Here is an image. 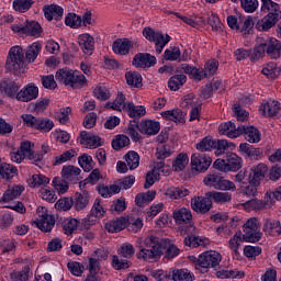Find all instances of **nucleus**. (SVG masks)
I'll return each instance as SVG.
<instances>
[{
    "label": "nucleus",
    "instance_id": "nucleus-35",
    "mask_svg": "<svg viewBox=\"0 0 281 281\" xmlns=\"http://www.w3.org/2000/svg\"><path fill=\"white\" fill-rule=\"evenodd\" d=\"M267 55V46L265 44V37H258L257 45L254 47L252 53H250L251 63H256L260 58H265Z\"/></svg>",
    "mask_w": 281,
    "mask_h": 281
},
{
    "label": "nucleus",
    "instance_id": "nucleus-41",
    "mask_svg": "<svg viewBox=\"0 0 281 281\" xmlns=\"http://www.w3.org/2000/svg\"><path fill=\"white\" fill-rule=\"evenodd\" d=\"M161 117H164V120H168L169 122L181 124V122H183V111H181V109L167 110L161 112Z\"/></svg>",
    "mask_w": 281,
    "mask_h": 281
},
{
    "label": "nucleus",
    "instance_id": "nucleus-30",
    "mask_svg": "<svg viewBox=\"0 0 281 281\" xmlns=\"http://www.w3.org/2000/svg\"><path fill=\"white\" fill-rule=\"evenodd\" d=\"M0 89L1 91H4L5 95L8 98H15L19 95V90L21 89V85L16 81L12 80H4L0 82Z\"/></svg>",
    "mask_w": 281,
    "mask_h": 281
},
{
    "label": "nucleus",
    "instance_id": "nucleus-39",
    "mask_svg": "<svg viewBox=\"0 0 281 281\" xmlns=\"http://www.w3.org/2000/svg\"><path fill=\"white\" fill-rule=\"evenodd\" d=\"M183 69L184 74H189V76H191V78L198 82H201V80H205V78H207V72L204 68H196L188 65Z\"/></svg>",
    "mask_w": 281,
    "mask_h": 281
},
{
    "label": "nucleus",
    "instance_id": "nucleus-34",
    "mask_svg": "<svg viewBox=\"0 0 281 281\" xmlns=\"http://www.w3.org/2000/svg\"><path fill=\"white\" fill-rule=\"evenodd\" d=\"M131 47L132 44L131 41H128V38L116 40L112 44V49L114 54H117L119 56H127V54H130L131 52Z\"/></svg>",
    "mask_w": 281,
    "mask_h": 281
},
{
    "label": "nucleus",
    "instance_id": "nucleus-6",
    "mask_svg": "<svg viewBox=\"0 0 281 281\" xmlns=\"http://www.w3.org/2000/svg\"><path fill=\"white\" fill-rule=\"evenodd\" d=\"M213 168L220 172H238L243 168V158L235 153H229L223 159H216L213 162Z\"/></svg>",
    "mask_w": 281,
    "mask_h": 281
},
{
    "label": "nucleus",
    "instance_id": "nucleus-55",
    "mask_svg": "<svg viewBox=\"0 0 281 281\" xmlns=\"http://www.w3.org/2000/svg\"><path fill=\"white\" fill-rule=\"evenodd\" d=\"M125 80L128 87L139 89L142 87V75L137 71H128L125 74Z\"/></svg>",
    "mask_w": 281,
    "mask_h": 281
},
{
    "label": "nucleus",
    "instance_id": "nucleus-8",
    "mask_svg": "<svg viewBox=\"0 0 281 281\" xmlns=\"http://www.w3.org/2000/svg\"><path fill=\"white\" fill-rule=\"evenodd\" d=\"M22 120L29 128L40 131V133H49L54 128V121L48 117H35L32 114H23Z\"/></svg>",
    "mask_w": 281,
    "mask_h": 281
},
{
    "label": "nucleus",
    "instance_id": "nucleus-29",
    "mask_svg": "<svg viewBox=\"0 0 281 281\" xmlns=\"http://www.w3.org/2000/svg\"><path fill=\"white\" fill-rule=\"evenodd\" d=\"M254 26H256V22H254V18L251 15L239 16V26L237 32H240L243 36L247 37L249 34L254 32Z\"/></svg>",
    "mask_w": 281,
    "mask_h": 281
},
{
    "label": "nucleus",
    "instance_id": "nucleus-38",
    "mask_svg": "<svg viewBox=\"0 0 281 281\" xmlns=\"http://www.w3.org/2000/svg\"><path fill=\"white\" fill-rule=\"evenodd\" d=\"M261 74L270 80H276V78L280 77V68H278V64L276 61H270L263 65Z\"/></svg>",
    "mask_w": 281,
    "mask_h": 281
},
{
    "label": "nucleus",
    "instance_id": "nucleus-3",
    "mask_svg": "<svg viewBox=\"0 0 281 281\" xmlns=\"http://www.w3.org/2000/svg\"><path fill=\"white\" fill-rule=\"evenodd\" d=\"M55 78L58 82H61L65 87H71V89H82L87 83V77L82 72L69 68L58 69Z\"/></svg>",
    "mask_w": 281,
    "mask_h": 281
},
{
    "label": "nucleus",
    "instance_id": "nucleus-26",
    "mask_svg": "<svg viewBox=\"0 0 281 281\" xmlns=\"http://www.w3.org/2000/svg\"><path fill=\"white\" fill-rule=\"evenodd\" d=\"M79 47H81L83 54L91 56L95 49V40L89 33L79 35L78 37Z\"/></svg>",
    "mask_w": 281,
    "mask_h": 281
},
{
    "label": "nucleus",
    "instance_id": "nucleus-43",
    "mask_svg": "<svg viewBox=\"0 0 281 281\" xmlns=\"http://www.w3.org/2000/svg\"><path fill=\"white\" fill-rule=\"evenodd\" d=\"M41 49H43V45H41L40 43H33L30 46H27L25 52V60L29 63H34V60L38 58Z\"/></svg>",
    "mask_w": 281,
    "mask_h": 281
},
{
    "label": "nucleus",
    "instance_id": "nucleus-21",
    "mask_svg": "<svg viewBox=\"0 0 281 281\" xmlns=\"http://www.w3.org/2000/svg\"><path fill=\"white\" fill-rule=\"evenodd\" d=\"M176 225H192V211L187 207L176 209L172 212Z\"/></svg>",
    "mask_w": 281,
    "mask_h": 281
},
{
    "label": "nucleus",
    "instance_id": "nucleus-17",
    "mask_svg": "<svg viewBox=\"0 0 281 281\" xmlns=\"http://www.w3.org/2000/svg\"><path fill=\"white\" fill-rule=\"evenodd\" d=\"M266 54L271 60H278L281 56V43L276 37H263Z\"/></svg>",
    "mask_w": 281,
    "mask_h": 281
},
{
    "label": "nucleus",
    "instance_id": "nucleus-7",
    "mask_svg": "<svg viewBox=\"0 0 281 281\" xmlns=\"http://www.w3.org/2000/svg\"><path fill=\"white\" fill-rule=\"evenodd\" d=\"M119 256L121 258H126V259H120L117 255H114L112 257V267L116 269V271H120L122 269H128L131 267V258L135 256V247L132 244L124 243L117 250Z\"/></svg>",
    "mask_w": 281,
    "mask_h": 281
},
{
    "label": "nucleus",
    "instance_id": "nucleus-53",
    "mask_svg": "<svg viewBox=\"0 0 281 281\" xmlns=\"http://www.w3.org/2000/svg\"><path fill=\"white\" fill-rule=\"evenodd\" d=\"M215 203H229L232 201V193L229 192H218L211 191L206 193Z\"/></svg>",
    "mask_w": 281,
    "mask_h": 281
},
{
    "label": "nucleus",
    "instance_id": "nucleus-37",
    "mask_svg": "<svg viewBox=\"0 0 281 281\" xmlns=\"http://www.w3.org/2000/svg\"><path fill=\"white\" fill-rule=\"evenodd\" d=\"M16 175H19V169H16V167L8 162L0 164L1 179H4L5 181H10V179H14Z\"/></svg>",
    "mask_w": 281,
    "mask_h": 281
},
{
    "label": "nucleus",
    "instance_id": "nucleus-31",
    "mask_svg": "<svg viewBox=\"0 0 281 281\" xmlns=\"http://www.w3.org/2000/svg\"><path fill=\"white\" fill-rule=\"evenodd\" d=\"M79 137L81 139V144H87L89 148H99V146H102V138L87 131L80 132Z\"/></svg>",
    "mask_w": 281,
    "mask_h": 281
},
{
    "label": "nucleus",
    "instance_id": "nucleus-62",
    "mask_svg": "<svg viewBox=\"0 0 281 281\" xmlns=\"http://www.w3.org/2000/svg\"><path fill=\"white\" fill-rule=\"evenodd\" d=\"M216 277L220 280H227L229 278H245V272H238L237 270H218Z\"/></svg>",
    "mask_w": 281,
    "mask_h": 281
},
{
    "label": "nucleus",
    "instance_id": "nucleus-49",
    "mask_svg": "<svg viewBox=\"0 0 281 281\" xmlns=\"http://www.w3.org/2000/svg\"><path fill=\"white\" fill-rule=\"evenodd\" d=\"M239 153L250 159H256V157L260 156V149L255 148L254 145H249L248 143H241L239 145Z\"/></svg>",
    "mask_w": 281,
    "mask_h": 281
},
{
    "label": "nucleus",
    "instance_id": "nucleus-5",
    "mask_svg": "<svg viewBox=\"0 0 281 281\" xmlns=\"http://www.w3.org/2000/svg\"><path fill=\"white\" fill-rule=\"evenodd\" d=\"M25 67V52L21 46H13L9 50V57L7 58L5 69L13 71L15 76H19Z\"/></svg>",
    "mask_w": 281,
    "mask_h": 281
},
{
    "label": "nucleus",
    "instance_id": "nucleus-11",
    "mask_svg": "<svg viewBox=\"0 0 281 281\" xmlns=\"http://www.w3.org/2000/svg\"><path fill=\"white\" fill-rule=\"evenodd\" d=\"M181 234L188 235L183 240L186 247H205V243L207 239H203L202 237L196 236V226L192 224L183 226Z\"/></svg>",
    "mask_w": 281,
    "mask_h": 281
},
{
    "label": "nucleus",
    "instance_id": "nucleus-46",
    "mask_svg": "<svg viewBox=\"0 0 281 281\" xmlns=\"http://www.w3.org/2000/svg\"><path fill=\"white\" fill-rule=\"evenodd\" d=\"M106 109H112V111H126L128 104H126V97L123 93H120L114 102H108L105 104Z\"/></svg>",
    "mask_w": 281,
    "mask_h": 281
},
{
    "label": "nucleus",
    "instance_id": "nucleus-27",
    "mask_svg": "<svg viewBox=\"0 0 281 281\" xmlns=\"http://www.w3.org/2000/svg\"><path fill=\"white\" fill-rule=\"evenodd\" d=\"M244 207L248 212H262V210H269V207H271V200L265 199L262 201L252 199L244 203Z\"/></svg>",
    "mask_w": 281,
    "mask_h": 281
},
{
    "label": "nucleus",
    "instance_id": "nucleus-9",
    "mask_svg": "<svg viewBox=\"0 0 281 281\" xmlns=\"http://www.w3.org/2000/svg\"><path fill=\"white\" fill-rule=\"evenodd\" d=\"M143 36L149 41V43L155 44V50L158 55L161 54L164 47L170 43V35L166 34L165 36L164 33L155 32L151 27H145L143 30Z\"/></svg>",
    "mask_w": 281,
    "mask_h": 281
},
{
    "label": "nucleus",
    "instance_id": "nucleus-61",
    "mask_svg": "<svg viewBox=\"0 0 281 281\" xmlns=\"http://www.w3.org/2000/svg\"><path fill=\"white\" fill-rule=\"evenodd\" d=\"M131 145V138L126 135H117L115 139L112 140V148L114 150H122V148H126V146Z\"/></svg>",
    "mask_w": 281,
    "mask_h": 281
},
{
    "label": "nucleus",
    "instance_id": "nucleus-59",
    "mask_svg": "<svg viewBox=\"0 0 281 281\" xmlns=\"http://www.w3.org/2000/svg\"><path fill=\"white\" fill-rule=\"evenodd\" d=\"M124 159L126 161V165L128 166L130 170H135L139 168V154L136 151H128Z\"/></svg>",
    "mask_w": 281,
    "mask_h": 281
},
{
    "label": "nucleus",
    "instance_id": "nucleus-28",
    "mask_svg": "<svg viewBox=\"0 0 281 281\" xmlns=\"http://www.w3.org/2000/svg\"><path fill=\"white\" fill-rule=\"evenodd\" d=\"M221 85H223V81L218 79H213L207 82L205 86L200 88V98L203 100H210V98L214 95V91H218V89H221Z\"/></svg>",
    "mask_w": 281,
    "mask_h": 281
},
{
    "label": "nucleus",
    "instance_id": "nucleus-33",
    "mask_svg": "<svg viewBox=\"0 0 281 281\" xmlns=\"http://www.w3.org/2000/svg\"><path fill=\"white\" fill-rule=\"evenodd\" d=\"M241 135H244L246 142H249V144H258L260 142V131L256 128L255 126H245L240 125Z\"/></svg>",
    "mask_w": 281,
    "mask_h": 281
},
{
    "label": "nucleus",
    "instance_id": "nucleus-22",
    "mask_svg": "<svg viewBox=\"0 0 281 281\" xmlns=\"http://www.w3.org/2000/svg\"><path fill=\"white\" fill-rule=\"evenodd\" d=\"M259 111L265 117H276L281 111L280 102L276 100L262 101Z\"/></svg>",
    "mask_w": 281,
    "mask_h": 281
},
{
    "label": "nucleus",
    "instance_id": "nucleus-19",
    "mask_svg": "<svg viewBox=\"0 0 281 281\" xmlns=\"http://www.w3.org/2000/svg\"><path fill=\"white\" fill-rule=\"evenodd\" d=\"M36 98H38V87L34 83L26 85L16 95L18 102H32Z\"/></svg>",
    "mask_w": 281,
    "mask_h": 281
},
{
    "label": "nucleus",
    "instance_id": "nucleus-13",
    "mask_svg": "<svg viewBox=\"0 0 281 281\" xmlns=\"http://www.w3.org/2000/svg\"><path fill=\"white\" fill-rule=\"evenodd\" d=\"M211 166L212 157L200 153L191 155V168L195 172H207Z\"/></svg>",
    "mask_w": 281,
    "mask_h": 281
},
{
    "label": "nucleus",
    "instance_id": "nucleus-32",
    "mask_svg": "<svg viewBox=\"0 0 281 281\" xmlns=\"http://www.w3.org/2000/svg\"><path fill=\"white\" fill-rule=\"evenodd\" d=\"M126 225H128V220L126 217H119L116 220H111L105 223V229L110 234H117V232H122V229H126Z\"/></svg>",
    "mask_w": 281,
    "mask_h": 281
},
{
    "label": "nucleus",
    "instance_id": "nucleus-60",
    "mask_svg": "<svg viewBox=\"0 0 281 281\" xmlns=\"http://www.w3.org/2000/svg\"><path fill=\"white\" fill-rule=\"evenodd\" d=\"M78 164L80 168L85 170V172H91V169L93 168V166H95V164L93 162V157L87 154H83L78 158Z\"/></svg>",
    "mask_w": 281,
    "mask_h": 281
},
{
    "label": "nucleus",
    "instance_id": "nucleus-2",
    "mask_svg": "<svg viewBox=\"0 0 281 281\" xmlns=\"http://www.w3.org/2000/svg\"><path fill=\"white\" fill-rule=\"evenodd\" d=\"M166 248L159 240V237L150 235L145 238L136 257L138 260H145V262H158V260H161V256H164Z\"/></svg>",
    "mask_w": 281,
    "mask_h": 281
},
{
    "label": "nucleus",
    "instance_id": "nucleus-23",
    "mask_svg": "<svg viewBox=\"0 0 281 281\" xmlns=\"http://www.w3.org/2000/svg\"><path fill=\"white\" fill-rule=\"evenodd\" d=\"M24 191L25 187L21 184L9 186L0 198V203H10V201H14V199H19Z\"/></svg>",
    "mask_w": 281,
    "mask_h": 281
},
{
    "label": "nucleus",
    "instance_id": "nucleus-48",
    "mask_svg": "<svg viewBox=\"0 0 281 281\" xmlns=\"http://www.w3.org/2000/svg\"><path fill=\"white\" fill-rule=\"evenodd\" d=\"M215 139L212 136H206L195 145L196 150L200 153H210L214 150Z\"/></svg>",
    "mask_w": 281,
    "mask_h": 281
},
{
    "label": "nucleus",
    "instance_id": "nucleus-42",
    "mask_svg": "<svg viewBox=\"0 0 281 281\" xmlns=\"http://www.w3.org/2000/svg\"><path fill=\"white\" fill-rule=\"evenodd\" d=\"M72 205L77 212H80L89 205V195L87 193H76L72 199Z\"/></svg>",
    "mask_w": 281,
    "mask_h": 281
},
{
    "label": "nucleus",
    "instance_id": "nucleus-50",
    "mask_svg": "<svg viewBox=\"0 0 281 281\" xmlns=\"http://www.w3.org/2000/svg\"><path fill=\"white\" fill-rule=\"evenodd\" d=\"M181 106L182 109H194V106H203V102L194 93H189L183 97Z\"/></svg>",
    "mask_w": 281,
    "mask_h": 281
},
{
    "label": "nucleus",
    "instance_id": "nucleus-1",
    "mask_svg": "<svg viewBox=\"0 0 281 281\" xmlns=\"http://www.w3.org/2000/svg\"><path fill=\"white\" fill-rule=\"evenodd\" d=\"M261 12L268 14L256 21L255 30L258 32H269L281 20L280 4L272 0H261Z\"/></svg>",
    "mask_w": 281,
    "mask_h": 281
},
{
    "label": "nucleus",
    "instance_id": "nucleus-4",
    "mask_svg": "<svg viewBox=\"0 0 281 281\" xmlns=\"http://www.w3.org/2000/svg\"><path fill=\"white\" fill-rule=\"evenodd\" d=\"M194 258V267L200 273H207L210 269H214L221 265V260H223V256L221 252L215 250H210L202 252L198 258Z\"/></svg>",
    "mask_w": 281,
    "mask_h": 281
},
{
    "label": "nucleus",
    "instance_id": "nucleus-57",
    "mask_svg": "<svg viewBox=\"0 0 281 281\" xmlns=\"http://www.w3.org/2000/svg\"><path fill=\"white\" fill-rule=\"evenodd\" d=\"M172 280L173 281H193L194 273L190 272V270L188 269L175 270L172 272Z\"/></svg>",
    "mask_w": 281,
    "mask_h": 281
},
{
    "label": "nucleus",
    "instance_id": "nucleus-25",
    "mask_svg": "<svg viewBox=\"0 0 281 281\" xmlns=\"http://www.w3.org/2000/svg\"><path fill=\"white\" fill-rule=\"evenodd\" d=\"M138 131L142 135H157L161 131V125L157 121L145 120L138 124Z\"/></svg>",
    "mask_w": 281,
    "mask_h": 281
},
{
    "label": "nucleus",
    "instance_id": "nucleus-18",
    "mask_svg": "<svg viewBox=\"0 0 281 281\" xmlns=\"http://www.w3.org/2000/svg\"><path fill=\"white\" fill-rule=\"evenodd\" d=\"M35 225L41 232L49 233L56 225V218L54 215H49L47 212L38 213V218L35 221Z\"/></svg>",
    "mask_w": 281,
    "mask_h": 281
},
{
    "label": "nucleus",
    "instance_id": "nucleus-16",
    "mask_svg": "<svg viewBox=\"0 0 281 281\" xmlns=\"http://www.w3.org/2000/svg\"><path fill=\"white\" fill-rule=\"evenodd\" d=\"M191 210L196 214H207L212 210V199L210 196H194L191 199Z\"/></svg>",
    "mask_w": 281,
    "mask_h": 281
},
{
    "label": "nucleus",
    "instance_id": "nucleus-51",
    "mask_svg": "<svg viewBox=\"0 0 281 281\" xmlns=\"http://www.w3.org/2000/svg\"><path fill=\"white\" fill-rule=\"evenodd\" d=\"M49 183V178L42 173H35L29 179L31 188H45Z\"/></svg>",
    "mask_w": 281,
    "mask_h": 281
},
{
    "label": "nucleus",
    "instance_id": "nucleus-44",
    "mask_svg": "<svg viewBox=\"0 0 281 281\" xmlns=\"http://www.w3.org/2000/svg\"><path fill=\"white\" fill-rule=\"evenodd\" d=\"M236 148V144L228 142L227 139H215V155H225L226 150H234Z\"/></svg>",
    "mask_w": 281,
    "mask_h": 281
},
{
    "label": "nucleus",
    "instance_id": "nucleus-47",
    "mask_svg": "<svg viewBox=\"0 0 281 281\" xmlns=\"http://www.w3.org/2000/svg\"><path fill=\"white\" fill-rule=\"evenodd\" d=\"M190 194V190L186 189V187H171L167 189L166 195L169 196V199H184V196H188Z\"/></svg>",
    "mask_w": 281,
    "mask_h": 281
},
{
    "label": "nucleus",
    "instance_id": "nucleus-64",
    "mask_svg": "<svg viewBox=\"0 0 281 281\" xmlns=\"http://www.w3.org/2000/svg\"><path fill=\"white\" fill-rule=\"evenodd\" d=\"M32 5H34V1L32 0H14L13 1V9L16 12H27V10H30V8H32Z\"/></svg>",
    "mask_w": 281,
    "mask_h": 281
},
{
    "label": "nucleus",
    "instance_id": "nucleus-24",
    "mask_svg": "<svg viewBox=\"0 0 281 281\" xmlns=\"http://www.w3.org/2000/svg\"><path fill=\"white\" fill-rule=\"evenodd\" d=\"M82 170L74 165L64 166L61 169V177L65 181L69 183H78L81 177Z\"/></svg>",
    "mask_w": 281,
    "mask_h": 281
},
{
    "label": "nucleus",
    "instance_id": "nucleus-20",
    "mask_svg": "<svg viewBox=\"0 0 281 281\" xmlns=\"http://www.w3.org/2000/svg\"><path fill=\"white\" fill-rule=\"evenodd\" d=\"M244 128H240V125L236 127L232 121L220 124L218 133L220 135H226L229 139H236V137H240L243 135Z\"/></svg>",
    "mask_w": 281,
    "mask_h": 281
},
{
    "label": "nucleus",
    "instance_id": "nucleus-36",
    "mask_svg": "<svg viewBox=\"0 0 281 281\" xmlns=\"http://www.w3.org/2000/svg\"><path fill=\"white\" fill-rule=\"evenodd\" d=\"M263 232L268 236H280L281 235V224L278 220H265Z\"/></svg>",
    "mask_w": 281,
    "mask_h": 281
},
{
    "label": "nucleus",
    "instance_id": "nucleus-10",
    "mask_svg": "<svg viewBox=\"0 0 281 281\" xmlns=\"http://www.w3.org/2000/svg\"><path fill=\"white\" fill-rule=\"evenodd\" d=\"M243 238L245 243H258L262 238V233H260V223L258 218L251 217L244 224V235Z\"/></svg>",
    "mask_w": 281,
    "mask_h": 281
},
{
    "label": "nucleus",
    "instance_id": "nucleus-40",
    "mask_svg": "<svg viewBox=\"0 0 281 281\" xmlns=\"http://www.w3.org/2000/svg\"><path fill=\"white\" fill-rule=\"evenodd\" d=\"M125 111L133 120H137V119L144 117V115H146V106L135 105V103H133V102L127 103Z\"/></svg>",
    "mask_w": 281,
    "mask_h": 281
},
{
    "label": "nucleus",
    "instance_id": "nucleus-12",
    "mask_svg": "<svg viewBox=\"0 0 281 281\" xmlns=\"http://www.w3.org/2000/svg\"><path fill=\"white\" fill-rule=\"evenodd\" d=\"M105 212L104 206L101 204V200L97 199L90 214L81 220V225L85 227V229H89V227L98 223V218H102V216H104Z\"/></svg>",
    "mask_w": 281,
    "mask_h": 281
},
{
    "label": "nucleus",
    "instance_id": "nucleus-14",
    "mask_svg": "<svg viewBox=\"0 0 281 281\" xmlns=\"http://www.w3.org/2000/svg\"><path fill=\"white\" fill-rule=\"evenodd\" d=\"M269 167L265 164L254 165L248 172L247 183H254L255 186H260L262 181H265V177H267V172Z\"/></svg>",
    "mask_w": 281,
    "mask_h": 281
},
{
    "label": "nucleus",
    "instance_id": "nucleus-54",
    "mask_svg": "<svg viewBox=\"0 0 281 281\" xmlns=\"http://www.w3.org/2000/svg\"><path fill=\"white\" fill-rule=\"evenodd\" d=\"M189 161L190 158H188V154H179L172 161V168L175 172H181V170H186V166H188Z\"/></svg>",
    "mask_w": 281,
    "mask_h": 281
},
{
    "label": "nucleus",
    "instance_id": "nucleus-15",
    "mask_svg": "<svg viewBox=\"0 0 281 281\" xmlns=\"http://www.w3.org/2000/svg\"><path fill=\"white\" fill-rule=\"evenodd\" d=\"M132 65L136 69H150V67L157 65V57L150 53H137L132 60Z\"/></svg>",
    "mask_w": 281,
    "mask_h": 281
},
{
    "label": "nucleus",
    "instance_id": "nucleus-52",
    "mask_svg": "<svg viewBox=\"0 0 281 281\" xmlns=\"http://www.w3.org/2000/svg\"><path fill=\"white\" fill-rule=\"evenodd\" d=\"M25 34H29V36H34L35 38H38L41 34H43V27L36 21H31V22L26 21Z\"/></svg>",
    "mask_w": 281,
    "mask_h": 281
},
{
    "label": "nucleus",
    "instance_id": "nucleus-56",
    "mask_svg": "<svg viewBox=\"0 0 281 281\" xmlns=\"http://www.w3.org/2000/svg\"><path fill=\"white\" fill-rule=\"evenodd\" d=\"M243 233L237 232L235 235L228 240V247L232 249V251L235 254V256H238V249L240 245L244 243Z\"/></svg>",
    "mask_w": 281,
    "mask_h": 281
},
{
    "label": "nucleus",
    "instance_id": "nucleus-58",
    "mask_svg": "<svg viewBox=\"0 0 281 281\" xmlns=\"http://www.w3.org/2000/svg\"><path fill=\"white\" fill-rule=\"evenodd\" d=\"M76 156V150L69 149L64 151L61 155L56 156L53 160V166H63V164H66V161H71L74 157Z\"/></svg>",
    "mask_w": 281,
    "mask_h": 281
},
{
    "label": "nucleus",
    "instance_id": "nucleus-63",
    "mask_svg": "<svg viewBox=\"0 0 281 281\" xmlns=\"http://www.w3.org/2000/svg\"><path fill=\"white\" fill-rule=\"evenodd\" d=\"M126 210V200L124 198L114 200L110 206L111 214H122Z\"/></svg>",
    "mask_w": 281,
    "mask_h": 281
},
{
    "label": "nucleus",
    "instance_id": "nucleus-45",
    "mask_svg": "<svg viewBox=\"0 0 281 281\" xmlns=\"http://www.w3.org/2000/svg\"><path fill=\"white\" fill-rule=\"evenodd\" d=\"M186 82H188V77L186 75H176L168 80V87L170 91H179Z\"/></svg>",
    "mask_w": 281,
    "mask_h": 281
}]
</instances>
